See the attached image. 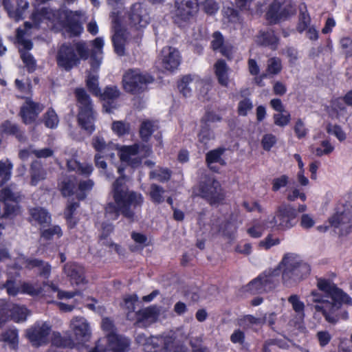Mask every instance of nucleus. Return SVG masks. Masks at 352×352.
I'll return each mask as SVG.
<instances>
[{
    "instance_id": "nucleus-1",
    "label": "nucleus",
    "mask_w": 352,
    "mask_h": 352,
    "mask_svg": "<svg viewBox=\"0 0 352 352\" xmlns=\"http://www.w3.org/2000/svg\"><path fill=\"white\" fill-rule=\"evenodd\" d=\"M317 287L318 290H313L307 296V304L331 324L347 319L348 313L342 310V305L349 301V296L330 280L318 278Z\"/></svg>"
},
{
    "instance_id": "nucleus-2",
    "label": "nucleus",
    "mask_w": 352,
    "mask_h": 352,
    "mask_svg": "<svg viewBox=\"0 0 352 352\" xmlns=\"http://www.w3.org/2000/svg\"><path fill=\"white\" fill-rule=\"evenodd\" d=\"M124 168L120 166L118 172L120 175L112 184L111 195L113 202L108 203L104 208V214L108 219H117L122 214L124 217L134 220L135 210L141 206L143 197L141 194L129 190L125 184Z\"/></svg>"
},
{
    "instance_id": "nucleus-3",
    "label": "nucleus",
    "mask_w": 352,
    "mask_h": 352,
    "mask_svg": "<svg viewBox=\"0 0 352 352\" xmlns=\"http://www.w3.org/2000/svg\"><path fill=\"white\" fill-rule=\"evenodd\" d=\"M278 267L282 270L283 283L288 287L296 285L309 274L311 270L307 263L292 254H285Z\"/></svg>"
},
{
    "instance_id": "nucleus-4",
    "label": "nucleus",
    "mask_w": 352,
    "mask_h": 352,
    "mask_svg": "<svg viewBox=\"0 0 352 352\" xmlns=\"http://www.w3.org/2000/svg\"><path fill=\"white\" fill-rule=\"evenodd\" d=\"M89 56V50L84 42H77L74 45H62L56 56L57 64L66 71H69L80 63V59L87 60Z\"/></svg>"
},
{
    "instance_id": "nucleus-5",
    "label": "nucleus",
    "mask_w": 352,
    "mask_h": 352,
    "mask_svg": "<svg viewBox=\"0 0 352 352\" xmlns=\"http://www.w3.org/2000/svg\"><path fill=\"white\" fill-rule=\"evenodd\" d=\"M74 93L78 107V124L82 129L91 134L95 130L96 112L94 104L90 96L84 89L77 88Z\"/></svg>"
},
{
    "instance_id": "nucleus-6",
    "label": "nucleus",
    "mask_w": 352,
    "mask_h": 352,
    "mask_svg": "<svg viewBox=\"0 0 352 352\" xmlns=\"http://www.w3.org/2000/svg\"><path fill=\"white\" fill-rule=\"evenodd\" d=\"M193 192L211 204L219 202L224 198L221 184L210 176L204 177L194 188Z\"/></svg>"
},
{
    "instance_id": "nucleus-7",
    "label": "nucleus",
    "mask_w": 352,
    "mask_h": 352,
    "mask_svg": "<svg viewBox=\"0 0 352 352\" xmlns=\"http://www.w3.org/2000/svg\"><path fill=\"white\" fill-rule=\"evenodd\" d=\"M153 81V78L151 76L141 72L138 69H129L125 72L122 78L124 90L132 94L144 92L146 90L148 84Z\"/></svg>"
},
{
    "instance_id": "nucleus-8",
    "label": "nucleus",
    "mask_w": 352,
    "mask_h": 352,
    "mask_svg": "<svg viewBox=\"0 0 352 352\" xmlns=\"http://www.w3.org/2000/svg\"><path fill=\"white\" fill-rule=\"evenodd\" d=\"M295 12L296 8L291 0H276L270 6L266 15L270 23H276Z\"/></svg>"
},
{
    "instance_id": "nucleus-9",
    "label": "nucleus",
    "mask_w": 352,
    "mask_h": 352,
    "mask_svg": "<svg viewBox=\"0 0 352 352\" xmlns=\"http://www.w3.org/2000/svg\"><path fill=\"white\" fill-rule=\"evenodd\" d=\"M174 21L176 23L189 21L199 10L197 0H175Z\"/></svg>"
},
{
    "instance_id": "nucleus-10",
    "label": "nucleus",
    "mask_w": 352,
    "mask_h": 352,
    "mask_svg": "<svg viewBox=\"0 0 352 352\" xmlns=\"http://www.w3.org/2000/svg\"><path fill=\"white\" fill-rule=\"evenodd\" d=\"M51 332V326L45 322H38L27 329L26 336L34 346L46 344Z\"/></svg>"
},
{
    "instance_id": "nucleus-11",
    "label": "nucleus",
    "mask_w": 352,
    "mask_h": 352,
    "mask_svg": "<svg viewBox=\"0 0 352 352\" xmlns=\"http://www.w3.org/2000/svg\"><path fill=\"white\" fill-rule=\"evenodd\" d=\"M127 24L131 28L139 30L149 23L150 16L141 3L133 4L127 14Z\"/></svg>"
},
{
    "instance_id": "nucleus-12",
    "label": "nucleus",
    "mask_w": 352,
    "mask_h": 352,
    "mask_svg": "<svg viewBox=\"0 0 352 352\" xmlns=\"http://www.w3.org/2000/svg\"><path fill=\"white\" fill-rule=\"evenodd\" d=\"M28 34L24 30L21 28L16 29V39L18 43L23 47V49H19L21 58L28 68L29 72H33L36 69V60L32 55L29 52V50L32 47V43L24 38V35Z\"/></svg>"
},
{
    "instance_id": "nucleus-13",
    "label": "nucleus",
    "mask_w": 352,
    "mask_h": 352,
    "mask_svg": "<svg viewBox=\"0 0 352 352\" xmlns=\"http://www.w3.org/2000/svg\"><path fill=\"white\" fill-rule=\"evenodd\" d=\"M116 13L112 12V21L113 23L114 34L112 36V41L114 47V51L118 56L124 54V45L129 37V33L126 30L122 28L118 23V18L115 16Z\"/></svg>"
},
{
    "instance_id": "nucleus-14",
    "label": "nucleus",
    "mask_w": 352,
    "mask_h": 352,
    "mask_svg": "<svg viewBox=\"0 0 352 352\" xmlns=\"http://www.w3.org/2000/svg\"><path fill=\"white\" fill-rule=\"evenodd\" d=\"M329 223L339 235H347L352 232V219L349 212H337L329 219Z\"/></svg>"
},
{
    "instance_id": "nucleus-15",
    "label": "nucleus",
    "mask_w": 352,
    "mask_h": 352,
    "mask_svg": "<svg viewBox=\"0 0 352 352\" xmlns=\"http://www.w3.org/2000/svg\"><path fill=\"white\" fill-rule=\"evenodd\" d=\"M70 327L74 333V340H73L74 342L80 344L89 340L91 332L85 318L82 317L74 318L71 321Z\"/></svg>"
},
{
    "instance_id": "nucleus-16",
    "label": "nucleus",
    "mask_w": 352,
    "mask_h": 352,
    "mask_svg": "<svg viewBox=\"0 0 352 352\" xmlns=\"http://www.w3.org/2000/svg\"><path fill=\"white\" fill-rule=\"evenodd\" d=\"M43 106L38 102H34L30 98H27L24 104L21 106L20 116L25 124H31L36 119L38 115L43 111Z\"/></svg>"
},
{
    "instance_id": "nucleus-17",
    "label": "nucleus",
    "mask_w": 352,
    "mask_h": 352,
    "mask_svg": "<svg viewBox=\"0 0 352 352\" xmlns=\"http://www.w3.org/2000/svg\"><path fill=\"white\" fill-rule=\"evenodd\" d=\"M139 149L138 144L122 146L118 151L120 160L133 168L139 166L142 162L141 157L138 155Z\"/></svg>"
},
{
    "instance_id": "nucleus-18",
    "label": "nucleus",
    "mask_w": 352,
    "mask_h": 352,
    "mask_svg": "<svg viewBox=\"0 0 352 352\" xmlns=\"http://www.w3.org/2000/svg\"><path fill=\"white\" fill-rule=\"evenodd\" d=\"M108 344L105 348L98 344L99 349H102V352H126L129 346V340L122 336L116 334L115 333H109L107 335Z\"/></svg>"
},
{
    "instance_id": "nucleus-19",
    "label": "nucleus",
    "mask_w": 352,
    "mask_h": 352,
    "mask_svg": "<svg viewBox=\"0 0 352 352\" xmlns=\"http://www.w3.org/2000/svg\"><path fill=\"white\" fill-rule=\"evenodd\" d=\"M162 64L164 69L173 71L180 64V56L177 50L172 47H164L161 52Z\"/></svg>"
},
{
    "instance_id": "nucleus-20",
    "label": "nucleus",
    "mask_w": 352,
    "mask_h": 352,
    "mask_svg": "<svg viewBox=\"0 0 352 352\" xmlns=\"http://www.w3.org/2000/svg\"><path fill=\"white\" fill-rule=\"evenodd\" d=\"M64 273L69 278L72 284L80 285L85 283V270L76 263H67L63 267Z\"/></svg>"
},
{
    "instance_id": "nucleus-21",
    "label": "nucleus",
    "mask_w": 352,
    "mask_h": 352,
    "mask_svg": "<svg viewBox=\"0 0 352 352\" xmlns=\"http://www.w3.org/2000/svg\"><path fill=\"white\" fill-rule=\"evenodd\" d=\"M19 196L12 191L9 188L2 189L0 194V201L4 204V212L3 217H8L12 214L16 209V204L10 203V201L16 203Z\"/></svg>"
},
{
    "instance_id": "nucleus-22",
    "label": "nucleus",
    "mask_w": 352,
    "mask_h": 352,
    "mask_svg": "<svg viewBox=\"0 0 352 352\" xmlns=\"http://www.w3.org/2000/svg\"><path fill=\"white\" fill-rule=\"evenodd\" d=\"M120 91L116 86L107 87L104 91L98 96L104 101L103 108L106 112L111 113V110L116 108L114 100L119 98Z\"/></svg>"
},
{
    "instance_id": "nucleus-23",
    "label": "nucleus",
    "mask_w": 352,
    "mask_h": 352,
    "mask_svg": "<svg viewBox=\"0 0 352 352\" xmlns=\"http://www.w3.org/2000/svg\"><path fill=\"white\" fill-rule=\"evenodd\" d=\"M21 290L31 296L45 295L50 291H57V287L53 283H43L41 286L37 283H24L21 285Z\"/></svg>"
},
{
    "instance_id": "nucleus-24",
    "label": "nucleus",
    "mask_w": 352,
    "mask_h": 352,
    "mask_svg": "<svg viewBox=\"0 0 352 352\" xmlns=\"http://www.w3.org/2000/svg\"><path fill=\"white\" fill-rule=\"evenodd\" d=\"M42 18L54 21L56 18V13L54 10L49 8H42L40 10H38L36 12L32 14V23L30 22L25 23V29H23L25 32L28 33V31L32 28L38 29L39 21Z\"/></svg>"
},
{
    "instance_id": "nucleus-25",
    "label": "nucleus",
    "mask_w": 352,
    "mask_h": 352,
    "mask_svg": "<svg viewBox=\"0 0 352 352\" xmlns=\"http://www.w3.org/2000/svg\"><path fill=\"white\" fill-rule=\"evenodd\" d=\"M214 74L218 82L223 87H228L230 79L228 76L229 67L226 63L222 60H218L214 65Z\"/></svg>"
},
{
    "instance_id": "nucleus-26",
    "label": "nucleus",
    "mask_w": 352,
    "mask_h": 352,
    "mask_svg": "<svg viewBox=\"0 0 352 352\" xmlns=\"http://www.w3.org/2000/svg\"><path fill=\"white\" fill-rule=\"evenodd\" d=\"M276 215L283 216L287 219L286 223L282 224L286 227H293L296 223L295 219L297 217V210L289 204H282L278 207Z\"/></svg>"
},
{
    "instance_id": "nucleus-27",
    "label": "nucleus",
    "mask_w": 352,
    "mask_h": 352,
    "mask_svg": "<svg viewBox=\"0 0 352 352\" xmlns=\"http://www.w3.org/2000/svg\"><path fill=\"white\" fill-rule=\"evenodd\" d=\"M64 25L67 30L73 36H78L82 31V27L80 23L78 15L72 12H67L65 14Z\"/></svg>"
},
{
    "instance_id": "nucleus-28",
    "label": "nucleus",
    "mask_w": 352,
    "mask_h": 352,
    "mask_svg": "<svg viewBox=\"0 0 352 352\" xmlns=\"http://www.w3.org/2000/svg\"><path fill=\"white\" fill-rule=\"evenodd\" d=\"M280 274V270L277 267L275 269L267 270L261 274L267 292L272 290L278 285Z\"/></svg>"
},
{
    "instance_id": "nucleus-29",
    "label": "nucleus",
    "mask_w": 352,
    "mask_h": 352,
    "mask_svg": "<svg viewBox=\"0 0 352 352\" xmlns=\"http://www.w3.org/2000/svg\"><path fill=\"white\" fill-rule=\"evenodd\" d=\"M0 134L14 135L21 142H24L27 140L24 133L19 129V126L9 120L4 121L0 125Z\"/></svg>"
},
{
    "instance_id": "nucleus-30",
    "label": "nucleus",
    "mask_w": 352,
    "mask_h": 352,
    "mask_svg": "<svg viewBox=\"0 0 352 352\" xmlns=\"http://www.w3.org/2000/svg\"><path fill=\"white\" fill-rule=\"evenodd\" d=\"M30 221H35L45 226L50 223L51 217L46 210L42 208H34L30 210Z\"/></svg>"
},
{
    "instance_id": "nucleus-31",
    "label": "nucleus",
    "mask_w": 352,
    "mask_h": 352,
    "mask_svg": "<svg viewBox=\"0 0 352 352\" xmlns=\"http://www.w3.org/2000/svg\"><path fill=\"white\" fill-rule=\"evenodd\" d=\"M257 42L265 46H268L272 50L276 49L278 44V38L273 30L260 32L257 37Z\"/></svg>"
},
{
    "instance_id": "nucleus-32",
    "label": "nucleus",
    "mask_w": 352,
    "mask_h": 352,
    "mask_svg": "<svg viewBox=\"0 0 352 352\" xmlns=\"http://www.w3.org/2000/svg\"><path fill=\"white\" fill-rule=\"evenodd\" d=\"M91 144L97 151L104 152L111 157H113L114 154L110 151L117 148L116 145L111 142L107 144L104 140L100 136L94 137Z\"/></svg>"
},
{
    "instance_id": "nucleus-33",
    "label": "nucleus",
    "mask_w": 352,
    "mask_h": 352,
    "mask_svg": "<svg viewBox=\"0 0 352 352\" xmlns=\"http://www.w3.org/2000/svg\"><path fill=\"white\" fill-rule=\"evenodd\" d=\"M138 322H146L153 323L156 321L158 316V310L155 307H151L136 312Z\"/></svg>"
},
{
    "instance_id": "nucleus-34",
    "label": "nucleus",
    "mask_w": 352,
    "mask_h": 352,
    "mask_svg": "<svg viewBox=\"0 0 352 352\" xmlns=\"http://www.w3.org/2000/svg\"><path fill=\"white\" fill-rule=\"evenodd\" d=\"M195 77L190 75L185 76L179 82V91L184 97L189 96L192 89L195 87Z\"/></svg>"
},
{
    "instance_id": "nucleus-35",
    "label": "nucleus",
    "mask_w": 352,
    "mask_h": 352,
    "mask_svg": "<svg viewBox=\"0 0 352 352\" xmlns=\"http://www.w3.org/2000/svg\"><path fill=\"white\" fill-rule=\"evenodd\" d=\"M27 264L29 267H37L41 276L48 278L51 272V265L46 262L39 259L27 260Z\"/></svg>"
},
{
    "instance_id": "nucleus-36",
    "label": "nucleus",
    "mask_w": 352,
    "mask_h": 352,
    "mask_svg": "<svg viewBox=\"0 0 352 352\" xmlns=\"http://www.w3.org/2000/svg\"><path fill=\"white\" fill-rule=\"evenodd\" d=\"M215 135L210 128V125L207 123H204L200 129L198 134V141L202 144L206 148H208V144L210 141L214 140Z\"/></svg>"
},
{
    "instance_id": "nucleus-37",
    "label": "nucleus",
    "mask_w": 352,
    "mask_h": 352,
    "mask_svg": "<svg viewBox=\"0 0 352 352\" xmlns=\"http://www.w3.org/2000/svg\"><path fill=\"white\" fill-rule=\"evenodd\" d=\"M299 19L296 30L298 32L302 33L309 26L311 18L305 4L302 3L299 6Z\"/></svg>"
},
{
    "instance_id": "nucleus-38",
    "label": "nucleus",
    "mask_w": 352,
    "mask_h": 352,
    "mask_svg": "<svg viewBox=\"0 0 352 352\" xmlns=\"http://www.w3.org/2000/svg\"><path fill=\"white\" fill-rule=\"evenodd\" d=\"M46 173L42 165L38 161H34L31 165V184L36 185L38 182L45 178Z\"/></svg>"
},
{
    "instance_id": "nucleus-39",
    "label": "nucleus",
    "mask_w": 352,
    "mask_h": 352,
    "mask_svg": "<svg viewBox=\"0 0 352 352\" xmlns=\"http://www.w3.org/2000/svg\"><path fill=\"white\" fill-rule=\"evenodd\" d=\"M10 308L11 320L17 322H23L26 320L28 311L25 307L10 303Z\"/></svg>"
},
{
    "instance_id": "nucleus-40",
    "label": "nucleus",
    "mask_w": 352,
    "mask_h": 352,
    "mask_svg": "<svg viewBox=\"0 0 352 352\" xmlns=\"http://www.w3.org/2000/svg\"><path fill=\"white\" fill-rule=\"evenodd\" d=\"M157 128L154 122L149 120H143L140 127V135L142 140L147 142Z\"/></svg>"
},
{
    "instance_id": "nucleus-41",
    "label": "nucleus",
    "mask_w": 352,
    "mask_h": 352,
    "mask_svg": "<svg viewBox=\"0 0 352 352\" xmlns=\"http://www.w3.org/2000/svg\"><path fill=\"white\" fill-rule=\"evenodd\" d=\"M182 329H177L175 333L170 335L162 336L157 338V342L163 343L164 349L166 350H173L176 346L179 344L180 340L177 339L175 334L181 331Z\"/></svg>"
},
{
    "instance_id": "nucleus-42",
    "label": "nucleus",
    "mask_w": 352,
    "mask_h": 352,
    "mask_svg": "<svg viewBox=\"0 0 352 352\" xmlns=\"http://www.w3.org/2000/svg\"><path fill=\"white\" fill-rule=\"evenodd\" d=\"M288 302L291 304L293 310L297 314L300 320L305 318V304L300 300L297 294H292L288 298Z\"/></svg>"
},
{
    "instance_id": "nucleus-43",
    "label": "nucleus",
    "mask_w": 352,
    "mask_h": 352,
    "mask_svg": "<svg viewBox=\"0 0 352 352\" xmlns=\"http://www.w3.org/2000/svg\"><path fill=\"white\" fill-rule=\"evenodd\" d=\"M270 226L268 223V219L265 221H255L252 227L248 229V233L252 237H260L263 231Z\"/></svg>"
},
{
    "instance_id": "nucleus-44",
    "label": "nucleus",
    "mask_w": 352,
    "mask_h": 352,
    "mask_svg": "<svg viewBox=\"0 0 352 352\" xmlns=\"http://www.w3.org/2000/svg\"><path fill=\"white\" fill-rule=\"evenodd\" d=\"M164 192V189L157 184H152L150 186L149 195L154 204H160L164 201V197L163 196Z\"/></svg>"
},
{
    "instance_id": "nucleus-45",
    "label": "nucleus",
    "mask_w": 352,
    "mask_h": 352,
    "mask_svg": "<svg viewBox=\"0 0 352 352\" xmlns=\"http://www.w3.org/2000/svg\"><path fill=\"white\" fill-rule=\"evenodd\" d=\"M198 90L200 97L203 99H207L208 92L211 88V81L210 79H200L195 77V87Z\"/></svg>"
},
{
    "instance_id": "nucleus-46",
    "label": "nucleus",
    "mask_w": 352,
    "mask_h": 352,
    "mask_svg": "<svg viewBox=\"0 0 352 352\" xmlns=\"http://www.w3.org/2000/svg\"><path fill=\"white\" fill-rule=\"evenodd\" d=\"M1 340L7 342L12 349H16L18 346V333L16 330L10 329L1 335Z\"/></svg>"
},
{
    "instance_id": "nucleus-47",
    "label": "nucleus",
    "mask_w": 352,
    "mask_h": 352,
    "mask_svg": "<svg viewBox=\"0 0 352 352\" xmlns=\"http://www.w3.org/2000/svg\"><path fill=\"white\" fill-rule=\"evenodd\" d=\"M171 172L168 168H158L149 173L151 179H157L160 182H165L170 179Z\"/></svg>"
},
{
    "instance_id": "nucleus-48",
    "label": "nucleus",
    "mask_w": 352,
    "mask_h": 352,
    "mask_svg": "<svg viewBox=\"0 0 352 352\" xmlns=\"http://www.w3.org/2000/svg\"><path fill=\"white\" fill-rule=\"evenodd\" d=\"M247 290L252 294H262L267 292L261 275L247 285Z\"/></svg>"
},
{
    "instance_id": "nucleus-49",
    "label": "nucleus",
    "mask_w": 352,
    "mask_h": 352,
    "mask_svg": "<svg viewBox=\"0 0 352 352\" xmlns=\"http://www.w3.org/2000/svg\"><path fill=\"white\" fill-rule=\"evenodd\" d=\"M43 122L47 127L53 129L57 126L59 120L56 112L50 109L43 115Z\"/></svg>"
},
{
    "instance_id": "nucleus-50",
    "label": "nucleus",
    "mask_w": 352,
    "mask_h": 352,
    "mask_svg": "<svg viewBox=\"0 0 352 352\" xmlns=\"http://www.w3.org/2000/svg\"><path fill=\"white\" fill-rule=\"evenodd\" d=\"M345 104L346 103L341 98H336L332 102V109L338 118L342 117L346 119L347 112Z\"/></svg>"
},
{
    "instance_id": "nucleus-51",
    "label": "nucleus",
    "mask_w": 352,
    "mask_h": 352,
    "mask_svg": "<svg viewBox=\"0 0 352 352\" xmlns=\"http://www.w3.org/2000/svg\"><path fill=\"white\" fill-rule=\"evenodd\" d=\"M12 168V165L8 160L0 161V177L2 178V181L0 182L1 186L10 179Z\"/></svg>"
},
{
    "instance_id": "nucleus-52",
    "label": "nucleus",
    "mask_w": 352,
    "mask_h": 352,
    "mask_svg": "<svg viewBox=\"0 0 352 352\" xmlns=\"http://www.w3.org/2000/svg\"><path fill=\"white\" fill-rule=\"evenodd\" d=\"M52 344L57 346L72 348L74 346V341L71 338L62 337L60 333H54Z\"/></svg>"
},
{
    "instance_id": "nucleus-53",
    "label": "nucleus",
    "mask_w": 352,
    "mask_h": 352,
    "mask_svg": "<svg viewBox=\"0 0 352 352\" xmlns=\"http://www.w3.org/2000/svg\"><path fill=\"white\" fill-rule=\"evenodd\" d=\"M10 309V302H6L5 300L0 299V324L11 319Z\"/></svg>"
},
{
    "instance_id": "nucleus-54",
    "label": "nucleus",
    "mask_w": 352,
    "mask_h": 352,
    "mask_svg": "<svg viewBox=\"0 0 352 352\" xmlns=\"http://www.w3.org/2000/svg\"><path fill=\"white\" fill-rule=\"evenodd\" d=\"M94 185V182L91 179H87L85 181H80L78 184L79 192L77 194V197L79 199H83L86 197V193L89 192Z\"/></svg>"
},
{
    "instance_id": "nucleus-55",
    "label": "nucleus",
    "mask_w": 352,
    "mask_h": 352,
    "mask_svg": "<svg viewBox=\"0 0 352 352\" xmlns=\"http://www.w3.org/2000/svg\"><path fill=\"white\" fill-rule=\"evenodd\" d=\"M98 76L89 74L87 79V86L89 90L96 96L101 94V90L98 87Z\"/></svg>"
},
{
    "instance_id": "nucleus-56",
    "label": "nucleus",
    "mask_w": 352,
    "mask_h": 352,
    "mask_svg": "<svg viewBox=\"0 0 352 352\" xmlns=\"http://www.w3.org/2000/svg\"><path fill=\"white\" fill-rule=\"evenodd\" d=\"M1 289H6L10 296H16L19 292V285L12 279H8L6 283H0Z\"/></svg>"
},
{
    "instance_id": "nucleus-57",
    "label": "nucleus",
    "mask_w": 352,
    "mask_h": 352,
    "mask_svg": "<svg viewBox=\"0 0 352 352\" xmlns=\"http://www.w3.org/2000/svg\"><path fill=\"white\" fill-rule=\"evenodd\" d=\"M267 72L272 74H278L282 69L281 60L276 57L270 58L267 63Z\"/></svg>"
},
{
    "instance_id": "nucleus-58",
    "label": "nucleus",
    "mask_w": 352,
    "mask_h": 352,
    "mask_svg": "<svg viewBox=\"0 0 352 352\" xmlns=\"http://www.w3.org/2000/svg\"><path fill=\"white\" fill-rule=\"evenodd\" d=\"M138 301V296L136 295H131L126 297L124 300V306L129 310L126 317L129 320H132L133 318L132 315L135 310V303Z\"/></svg>"
},
{
    "instance_id": "nucleus-59",
    "label": "nucleus",
    "mask_w": 352,
    "mask_h": 352,
    "mask_svg": "<svg viewBox=\"0 0 352 352\" xmlns=\"http://www.w3.org/2000/svg\"><path fill=\"white\" fill-rule=\"evenodd\" d=\"M274 124L278 126L287 125L291 120L290 113L285 110V112L276 113L273 116Z\"/></svg>"
},
{
    "instance_id": "nucleus-60",
    "label": "nucleus",
    "mask_w": 352,
    "mask_h": 352,
    "mask_svg": "<svg viewBox=\"0 0 352 352\" xmlns=\"http://www.w3.org/2000/svg\"><path fill=\"white\" fill-rule=\"evenodd\" d=\"M76 188L74 181L70 178L64 179L60 184V190L64 196H70Z\"/></svg>"
},
{
    "instance_id": "nucleus-61",
    "label": "nucleus",
    "mask_w": 352,
    "mask_h": 352,
    "mask_svg": "<svg viewBox=\"0 0 352 352\" xmlns=\"http://www.w3.org/2000/svg\"><path fill=\"white\" fill-rule=\"evenodd\" d=\"M111 129L116 133L120 136L129 133L130 124L122 121H115L112 124Z\"/></svg>"
},
{
    "instance_id": "nucleus-62",
    "label": "nucleus",
    "mask_w": 352,
    "mask_h": 352,
    "mask_svg": "<svg viewBox=\"0 0 352 352\" xmlns=\"http://www.w3.org/2000/svg\"><path fill=\"white\" fill-rule=\"evenodd\" d=\"M224 18L232 23H240L241 18L237 10L232 8H226L223 11Z\"/></svg>"
},
{
    "instance_id": "nucleus-63",
    "label": "nucleus",
    "mask_w": 352,
    "mask_h": 352,
    "mask_svg": "<svg viewBox=\"0 0 352 352\" xmlns=\"http://www.w3.org/2000/svg\"><path fill=\"white\" fill-rule=\"evenodd\" d=\"M326 129L328 133L334 135L340 141H343L346 139V133L342 128L337 124L333 125L328 124Z\"/></svg>"
},
{
    "instance_id": "nucleus-64",
    "label": "nucleus",
    "mask_w": 352,
    "mask_h": 352,
    "mask_svg": "<svg viewBox=\"0 0 352 352\" xmlns=\"http://www.w3.org/2000/svg\"><path fill=\"white\" fill-rule=\"evenodd\" d=\"M225 149L219 148L212 151H210L206 154V160L208 165L210 164L218 162L221 160V156L224 153Z\"/></svg>"
}]
</instances>
